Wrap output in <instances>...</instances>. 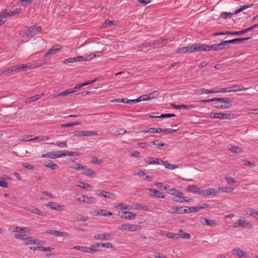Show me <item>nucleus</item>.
<instances>
[{"mask_svg": "<svg viewBox=\"0 0 258 258\" xmlns=\"http://www.w3.org/2000/svg\"><path fill=\"white\" fill-rule=\"evenodd\" d=\"M30 66V64H26V63L13 66L5 71L3 74L5 75H15L21 72L27 71Z\"/></svg>", "mask_w": 258, "mask_h": 258, "instance_id": "obj_1", "label": "nucleus"}, {"mask_svg": "<svg viewBox=\"0 0 258 258\" xmlns=\"http://www.w3.org/2000/svg\"><path fill=\"white\" fill-rule=\"evenodd\" d=\"M221 100H215L214 103V106L217 108H229L232 106L229 98H216Z\"/></svg>", "mask_w": 258, "mask_h": 258, "instance_id": "obj_2", "label": "nucleus"}, {"mask_svg": "<svg viewBox=\"0 0 258 258\" xmlns=\"http://www.w3.org/2000/svg\"><path fill=\"white\" fill-rule=\"evenodd\" d=\"M41 30V28L40 26H32L30 27L28 29L23 32L21 34L23 37H26L28 39L31 38L34 35H36Z\"/></svg>", "mask_w": 258, "mask_h": 258, "instance_id": "obj_3", "label": "nucleus"}, {"mask_svg": "<svg viewBox=\"0 0 258 258\" xmlns=\"http://www.w3.org/2000/svg\"><path fill=\"white\" fill-rule=\"evenodd\" d=\"M249 87H245L242 85H234L232 87L226 88H221V93H227L231 92H236L239 91H242L247 90Z\"/></svg>", "mask_w": 258, "mask_h": 258, "instance_id": "obj_4", "label": "nucleus"}, {"mask_svg": "<svg viewBox=\"0 0 258 258\" xmlns=\"http://www.w3.org/2000/svg\"><path fill=\"white\" fill-rule=\"evenodd\" d=\"M234 228L241 227L243 228L251 229L252 227V224L249 221L245 219H240L234 223Z\"/></svg>", "mask_w": 258, "mask_h": 258, "instance_id": "obj_5", "label": "nucleus"}, {"mask_svg": "<svg viewBox=\"0 0 258 258\" xmlns=\"http://www.w3.org/2000/svg\"><path fill=\"white\" fill-rule=\"evenodd\" d=\"M208 117L211 118H217L220 119H229L231 117V114L229 113H214L211 112L207 114Z\"/></svg>", "mask_w": 258, "mask_h": 258, "instance_id": "obj_6", "label": "nucleus"}, {"mask_svg": "<svg viewBox=\"0 0 258 258\" xmlns=\"http://www.w3.org/2000/svg\"><path fill=\"white\" fill-rule=\"evenodd\" d=\"M140 226L132 224H123L119 226V229L128 230L130 231H136L140 228Z\"/></svg>", "mask_w": 258, "mask_h": 258, "instance_id": "obj_7", "label": "nucleus"}, {"mask_svg": "<svg viewBox=\"0 0 258 258\" xmlns=\"http://www.w3.org/2000/svg\"><path fill=\"white\" fill-rule=\"evenodd\" d=\"M96 53H91L90 54H85L83 56H78L76 57V61H90L93 58L96 56ZM97 53H99L98 52Z\"/></svg>", "mask_w": 258, "mask_h": 258, "instance_id": "obj_8", "label": "nucleus"}, {"mask_svg": "<svg viewBox=\"0 0 258 258\" xmlns=\"http://www.w3.org/2000/svg\"><path fill=\"white\" fill-rule=\"evenodd\" d=\"M158 95L159 94L157 91H154L148 94L143 95L138 98L139 102L141 101H147L153 99L158 96Z\"/></svg>", "mask_w": 258, "mask_h": 258, "instance_id": "obj_9", "label": "nucleus"}, {"mask_svg": "<svg viewBox=\"0 0 258 258\" xmlns=\"http://www.w3.org/2000/svg\"><path fill=\"white\" fill-rule=\"evenodd\" d=\"M149 132L150 133H175L176 132V130H173V129H170V128H165V129H162L161 128H154V127H150V130H149Z\"/></svg>", "mask_w": 258, "mask_h": 258, "instance_id": "obj_10", "label": "nucleus"}, {"mask_svg": "<svg viewBox=\"0 0 258 258\" xmlns=\"http://www.w3.org/2000/svg\"><path fill=\"white\" fill-rule=\"evenodd\" d=\"M73 248L76 250L88 253H94L98 251V249L96 248L83 246H75Z\"/></svg>", "mask_w": 258, "mask_h": 258, "instance_id": "obj_11", "label": "nucleus"}, {"mask_svg": "<svg viewBox=\"0 0 258 258\" xmlns=\"http://www.w3.org/2000/svg\"><path fill=\"white\" fill-rule=\"evenodd\" d=\"M24 209L27 211L30 212L32 213H34L40 216H43L45 215L43 212L38 210V209L33 206L26 207L24 208Z\"/></svg>", "mask_w": 258, "mask_h": 258, "instance_id": "obj_12", "label": "nucleus"}, {"mask_svg": "<svg viewBox=\"0 0 258 258\" xmlns=\"http://www.w3.org/2000/svg\"><path fill=\"white\" fill-rule=\"evenodd\" d=\"M60 49L61 48L58 45H54L49 49V50L44 54V56L46 57L48 55H54L59 51Z\"/></svg>", "mask_w": 258, "mask_h": 258, "instance_id": "obj_13", "label": "nucleus"}, {"mask_svg": "<svg viewBox=\"0 0 258 258\" xmlns=\"http://www.w3.org/2000/svg\"><path fill=\"white\" fill-rule=\"evenodd\" d=\"M47 60L45 59H41L38 61H34L33 63L28 62L26 63V64H30V66L29 67V69L31 68H34L42 66L47 63Z\"/></svg>", "mask_w": 258, "mask_h": 258, "instance_id": "obj_14", "label": "nucleus"}, {"mask_svg": "<svg viewBox=\"0 0 258 258\" xmlns=\"http://www.w3.org/2000/svg\"><path fill=\"white\" fill-rule=\"evenodd\" d=\"M96 194L98 196H101L103 197L110 199L113 198L114 197V194L100 189L97 190L96 191Z\"/></svg>", "mask_w": 258, "mask_h": 258, "instance_id": "obj_15", "label": "nucleus"}, {"mask_svg": "<svg viewBox=\"0 0 258 258\" xmlns=\"http://www.w3.org/2000/svg\"><path fill=\"white\" fill-rule=\"evenodd\" d=\"M203 45L204 44H199L187 46L188 48V52H192L204 50L203 49Z\"/></svg>", "mask_w": 258, "mask_h": 258, "instance_id": "obj_16", "label": "nucleus"}, {"mask_svg": "<svg viewBox=\"0 0 258 258\" xmlns=\"http://www.w3.org/2000/svg\"><path fill=\"white\" fill-rule=\"evenodd\" d=\"M45 206L47 207L50 208V209L60 211H62L63 209L62 208V206L61 205H58L57 203L50 202L48 204H45Z\"/></svg>", "mask_w": 258, "mask_h": 258, "instance_id": "obj_17", "label": "nucleus"}, {"mask_svg": "<svg viewBox=\"0 0 258 258\" xmlns=\"http://www.w3.org/2000/svg\"><path fill=\"white\" fill-rule=\"evenodd\" d=\"M95 238L96 239H100V240H111L112 239V237L111 236L110 233H104V234H98L95 235Z\"/></svg>", "mask_w": 258, "mask_h": 258, "instance_id": "obj_18", "label": "nucleus"}, {"mask_svg": "<svg viewBox=\"0 0 258 258\" xmlns=\"http://www.w3.org/2000/svg\"><path fill=\"white\" fill-rule=\"evenodd\" d=\"M119 216L122 218L131 220L136 216V214L131 212L125 211L122 212L121 215L119 214Z\"/></svg>", "mask_w": 258, "mask_h": 258, "instance_id": "obj_19", "label": "nucleus"}, {"mask_svg": "<svg viewBox=\"0 0 258 258\" xmlns=\"http://www.w3.org/2000/svg\"><path fill=\"white\" fill-rule=\"evenodd\" d=\"M145 162L149 164H161V160L157 158L148 157L145 159Z\"/></svg>", "mask_w": 258, "mask_h": 258, "instance_id": "obj_20", "label": "nucleus"}, {"mask_svg": "<svg viewBox=\"0 0 258 258\" xmlns=\"http://www.w3.org/2000/svg\"><path fill=\"white\" fill-rule=\"evenodd\" d=\"M186 190L200 195L201 188L195 185H189L187 186Z\"/></svg>", "mask_w": 258, "mask_h": 258, "instance_id": "obj_21", "label": "nucleus"}, {"mask_svg": "<svg viewBox=\"0 0 258 258\" xmlns=\"http://www.w3.org/2000/svg\"><path fill=\"white\" fill-rule=\"evenodd\" d=\"M8 17H9V12L7 10L3 11L0 13V26L5 23Z\"/></svg>", "mask_w": 258, "mask_h": 258, "instance_id": "obj_22", "label": "nucleus"}, {"mask_svg": "<svg viewBox=\"0 0 258 258\" xmlns=\"http://www.w3.org/2000/svg\"><path fill=\"white\" fill-rule=\"evenodd\" d=\"M203 47V49L205 51L221 50L219 44L212 45L204 44Z\"/></svg>", "mask_w": 258, "mask_h": 258, "instance_id": "obj_23", "label": "nucleus"}, {"mask_svg": "<svg viewBox=\"0 0 258 258\" xmlns=\"http://www.w3.org/2000/svg\"><path fill=\"white\" fill-rule=\"evenodd\" d=\"M183 207H176L175 208H173L172 210L169 211L168 212L172 214H186L187 209H184L182 210Z\"/></svg>", "mask_w": 258, "mask_h": 258, "instance_id": "obj_24", "label": "nucleus"}, {"mask_svg": "<svg viewBox=\"0 0 258 258\" xmlns=\"http://www.w3.org/2000/svg\"><path fill=\"white\" fill-rule=\"evenodd\" d=\"M148 190L150 191V195L154 197H158L159 198H164V196L163 193L155 189L149 188Z\"/></svg>", "mask_w": 258, "mask_h": 258, "instance_id": "obj_25", "label": "nucleus"}, {"mask_svg": "<svg viewBox=\"0 0 258 258\" xmlns=\"http://www.w3.org/2000/svg\"><path fill=\"white\" fill-rule=\"evenodd\" d=\"M171 106L173 108H174V109H191L195 108V106L192 105H184V104H181V105L172 104Z\"/></svg>", "mask_w": 258, "mask_h": 258, "instance_id": "obj_26", "label": "nucleus"}, {"mask_svg": "<svg viewBox=\"0 0 258 258\" xmlns=\"http://www.w3.org/2000/svg\"><path fill=\"white\" fill-rule=\"evenodd\" d=\"M211 195L216 196V194H215V189L214 188H208L205 190L201 189L200 196L206 197Z\"/></svg>", "mask_w": 258, "mask_h": 258, "instance_id": "obj_27", "label": "nucleus"}, {"mask_svg": "<svg viewBox=\"0 0 258 258\" xmlns=\"http://www.w3.org/2000/svg\"><path fill=\"white\" fill-rule=\"evenodd\" d=\"M200 93L203 94H209V93H221V89H218L217 88L212 90H207L204 88H202L200 90Z\"/></svg>", "mask_w": 258, "mask_h": 258, "instance_id": "obj_28", "label": "nucleus"}, {"mask_svg": "<svg viewBox=\"0 0 258 258\" xmlns=\"http://www.w3.org/2000/svg\"><path fill=\"white\" fill-rule=\"evenodd\" d=\"M74 92H75V90L72 88L67 89L65 91H62V92L58 93L54 97L56 98H58L60 96H64L66 95H69L72 93H73Z\"/></svg>", "mask_w": 258, "mask_h": 258, "instance_id": "obj_29", "label": "nucleus"}, {"mask_svg": "<svg viewBox=\"0 0 258 258\" xmlns=\"http://www.w3.org/2000/svg\"><path fill=\"white\" fill-rule=\"evenodd\" d=\"M186 197L183 196V195H180L179 197H175L173 198V201L176 202L182 203L183 202H189L192 201V199H189V200H185Z\"/></svg>", "mask_w": 258, "mask_h": 258, "instance_id": "obj_30", "label": "nucleus"}, {"mask_svg": "<svg viewBox=\"0 0 258 258\" xmlns=\"http://www.w3.org/2000/svg\"><path fill=\"white\" fill-rule=\"evenodd\" d=\"M44 165L46 167L52 170L56 169L58 167V165L56 164L53 163V162L50 160L46 161L44 162Z\"/></svg>", "mask_w": 258, "mask_h": 258, "instance_id": "obj_31", "label": "nucleus"}, {"mask_svg": "<svg viewBox=\"0 0 258 258\" xmlns=\"http://www.w3.org/2000/svg\"><path fill=\"white\" fill-rule=\"evenodd\" d=\"M245 212L247 215L255 218V219L257 220V218H258V211H255L253 209L248 208L246 209Z\"/></svg>", "mask_w": 258, "mask_h": 258, "instance_id": "obj_32", "label": "nucleus"}, {"mask_svg": "<svg viewBox=\"0 0 258 258\" xmlns=\"http://www.w3.org/2000/svg\"><path fill=\"white\" fill-rule=\"evenodd\" d=\"M161 162H162L161 164L164 165L165 167L168 169L173 170V169H176L177 168V165L173 164H171L169 162H168L167 161H164L161 160Z\"/></svg>", "mask_w": 258, "mask_h": 258, "instance_id": "obj_33", "label": "nucleus"}, {"mask_svg": "<svg viewBox=\"0 0 258 258\" xmlns=\"http://www.w3.org/2000/svg\"><path fill=\"white\" fill-rule=\"evenodd\" d=\"M79 136H94L97 135V133L93 131H79Z\"/></svg>", "mask_w": 258, "mask_h": 258, "instance_id": "obj_34", "label": "nucleus"}, {"mask_svg": "<svg viewBox=\"0 0 258 258\" xmlns=\"http://www.w3.org/2000/svg\"><path fill=\"white\" fill-rule=\"evenodd\" d=\"M43 95H44V93H42L36 94L35 95L31 96L28 99L27 101H26V103H30L33 101H37L39 99H40L41 97H42Z\"/></svg>", "mask_w": 258, "mask_h": 258, "instance_id": "obj_35", "label": "nucleus"}, {"mask_svg": "<svg viewBox=\"0 0 258 258\" xmlns=\"http://www.w3.org/2000/svg\"><path fill=\"white\" fill-rule=\"evenodd\" d=\"M233 254H236L237 256L240 258H242V257H245L246 255V253L244 252L243 250H240V249L239 248H237L233 249Z\"/></svg>", "mask_w": 258, "mask_h": 258, "instance_id": "obj_36", "label": "nucleus"}, {"mask_svg": "<svg viewBox=\"0 0 258 258\" xmlns=\"http://www.w3.org/2000/svg\"><path fill=\"white\" fill-rule=\"evenodd\" d=\"M34 250H38L41 251H51L54 249L53 248L51 247H45L42 246H38L34 247L33 248Z\"/></svg>", "mask_w": 258, "mask_h": 258, "instance_id": "obj_37", "label": "nucleus"}, {"mask_svg": "<svg viewBox=\"0 0 258 258\" xmlns=\"http://www.w3.org/2000/svg\"><path fill=\"white\" fill-rule=\"evenodd\" d=\"M178 235H179V238L181 237L187 239H190L191 237L189 234L184 232L182 229L179 230Z\"/></svg>", "mask_w": 258, "mask_h": 258, "instance_id": "obj_38", "label": "nucleus"}, {"mask_svg": "<svg viewBox=\"0 0 258 258\" xmlns=\"http://www.w3.org/2000/svg\"><path fill=\"white\" fill-rule=\"evenodd\" d=\"M202 220H204L205 221V224L211 227H215L217 224L215 221L212 219L204 218H202Z\"/></svg>", "mask_w": 258, "mask_h": 258, "instance_id": "obj_39", "label": "nucleus"}, {"mask_svg": "<svg viewBox=\"0 0 258 258\" xmlns=\"http://www.w3.org/2000/svg\"><path fill=\"white\" fill-rule=\"evenodd\" d=\"M30 229H29L27 227L16 226L13 229V232H16L23 231V232H27L30 231Z\"/></svg>", "mask_w": 258, "mask_h": 258, "instance_id": "obj_40", "label": "nucleus"}, {"mask_svg": "<svg viewBox=\"0 0 258 258\" xmlns=\"http://www.w3.org/2000/svg\"><path fill=\"white\" fill-rule=\"evenodd\" d=\"M168 193L170 195H174L175 197H179L180 195H183L182 192L174 188L169 189Z\"/></svg>", "mask_w": 258, "mask_h": 258, "instance_id": "obj_41", "label": "nucleus"}, {"mask_svg": "<svg viewBox=\"0 0 258 258\" xmlns=\"http://www.w3.org/2000/svg\"><path fill=\"white\" fill-rule=\"evenodd\" d=\"M71 168L77 169V170H81V169H87V166L82 165L79 163H77L71 166L70 167Z\"/></svg>", "mask_w": 258, "mask_h": 258, "instance_id": "obj_42", "label": "nucleus"}, {"mask_svg": "<svg viewBox=\"0 0 258 258\" xmlns=\"http://www.w3.org/2000/svg\"><path fill=\"white\" fill-rule=\"evenodd\" d=\"M78 186L87 190H89L92 187L90 184L84 182H80Z\"/></svg>", "mask_w": 258, "mask_h": 258, "instance_id": "obj_43", "label": "nucleus"}, {"mask_svg": "<svg viewBox=\"0 0 258 258\" xmlns=\"http://www.w3.org/2000/svg\"><path fill=\"white\" fill-rule=\"evenodd\" d=\"M42 157L43 158H48L51 159L56 158V156L55 155V152H50L45 154H43L42 155Z\"/></svg>", "mask_w": 258, "mask_h": 258, "instance_id": "obj_44", "label": "nucleus"}, {"mask_svg": "<svg viewBox=\"0 0 258 258\" xmlns=\"http://www.w3.org/2000/svg\"><path fill=\"white\" fill-rule=\"evenodd\" d=\"M94 82H86L84 83H81V84H78L74 87V88L73 89L75 90V91H77L78 90L80 89L81 87H84L86 85H90Z\"/></svg>", "mask_w": 258, "mask_h": 258, "instance_id": "obj_45", "label": "nucleus"}, {"mask_svg": "<svg viewBox=\"0 0 258 258\" xmlns=\"http://www.w3.org/2000/svg\"><path fill=\"white\" fill-rule=\"evenodd\" d=\"M229 149L232 152L234 153H240L242 151V149L237 146L230 145V147H229Z\"/></svg>", "mask_w": 258, "mask_h": 258, "instance_id": "obj_46", "label": "nucleus"}, {"mask_svg": "<svg viewBox=\"0 0 258 258\" xmlns=\"http://www.w3.org/2000/svg\"><path fill=\"white\" fill-rule=\"evenodd\" d=\"M85 201H84V202L89 204H93L95 202V198L92 197H88L85 196Z\"/></svg>", "mask_w": 258, "mask_h": 258, "instance_id": "obj_47", "label": "nucleus"}, {"mask_svg": "<svg viewBox=\"0 0 258 258\" xmlns=\"http://www.w3.org/2000/svg\"><path fill=\"white\" fill-rule=\"evenodd\" d=\"M185 209H187V212L186 213H190L191 212H198V208L197 207H188L186 206L184 207Z\"/></svg>", "mask_w": 258, "mask_h": 258, "instance_id": "obj_48", "label": "nucleus"}, {"mask_svg": "<svg viewBox=\"0 0 258 258\" xmlns=\"http://www.w3.org/2000/svg\"><path fill=\"white\" fill-rule=\"evenodd\" d=\"M166 236L168 238L174 239H176L179 238V235H178V233H174L169 232L166 234Z\"/></svg>", "mask_w": 258, "mask_h": 258, "instance_id": "obj_49", "label": "nucleus"}, {"mask_svg": "<svg viewBox=\"0 0 258 258\" xmlns=\"http://www.w3.org/2000/svg\"><path fill=\"white\" fill-rule=\"evenodd\" d=\"M64 156H79L80 153L79 152L64 151Z\"/></svg>", "mask_w": 258, "mask_h": 258, "instance_id": "obj_50", "label": "nucleus"}, {"mask_svg": "<svg viewBox=\"0 0 258 258\" xmlns=\"http://www.w3.org/2000/svg\"><path fill=\"white\" fill-rule=\"evenodd\" d=\"M228 40L223 41L220 43H219V46L220 47L221 50L225 48L229 47L228 46Z\"/></svg>", "mask_w": 258, "mask_h": 258, "instance_id": "obj_51", "label": "nucleus"}, {"mask_svg": "<svg viewBox=\"0 0 258 258\" xmlns=\"http://www.w3.org/2000/svg\"><path fill=\"white\" fill-rule=\"evenodd\" d=\"M107 211L106 210H99V211L96 210L94 212V215H101L105 216Z\"/></svg>", "mask_w": 258, "mask_h": 258, "instance_id": "obj_52", "label": "nucleus"}, {"mask_svg": "<svg viewBox=\"0 0 258 258\" xmlns=\"http://www.w3.org/2000/svg\"><path fill=\"white\" fill-rule=\"evenodd\" d=\"M33 0H21L20 1V4L24 7H26L28 5L31 4Z\"/></svg>", "mask_w": 258, "mask_h": 258, "instance_id": "obj_53", "label": "nucleus"}, {"mask_svg": "<svg viewBox=\"0 0 258 258\" xmlns=\"http://www.w3.org/2000/svg\"><path fill=\"white\" fill-rule=\"evenodd\" d=\"M233 15H234L233 13H228V12H224L221 14V17L224 19H226L227 18H231Z\"/></svg>", "mask_w": 258, "mask_h": 258, "instance_id": "obj_54", "label": "nucleus"}, {"mask_svg": "<svg viewBox=\"0 0 258 258\" xmlns=\"http://www.w3.org/2000/svg\"><path fill=\"white\" fill-rule=\"evenodd\" d=\"M155 185H156L158 188L163 189L166 190L167 188V186L166 185H163L162 183L158 182L157 181L154 183Z\"/></svg>", "mask_w": 258, "mask_h": 258, "instance_id": "obj_55", "label": "nucleus"}, {"mask_svg": "<svg viewBox=\"0 0 258 258\" xmlns=\"http://www.w3.org/2000/svg\"><path fill=\"white\" fill-rule=\"evenodd\" d=\"M75 219L77 221H86L88 220V218L87 217L83 216L82 215H79L75 218Z\"/></svg>", "mask_w": 258, "mask_h": 258, "instance_id": "obj_56", "label": "nucleus"}, {"mask_svg": "<svg viewBox=\"0 0 258 258\" xmlns=\"http://www.w3.org/2000/svg\"><path fill=\"white\" fill-rule=\"evenodd\" d=\"M54 236H67L69 235V234L67 233H66V232H63L54 230Z\"/></svg>", "mask_w": 258, "mask_h": 258, "instance_id": "obj_57", "label": "nucleus"}, {"mask_svg": "<svg viewBox=\"0 0 258 258\" xmlns=\"http://www.w3.org/2000/svg\"><path fill=\"white\" fill-rule=\"evenodd\" d=\"M75 61H76V58L75 57H70L68 59H66L63 60V63L64 64H67L68 63H72Z\"/></svg>", "mask_w": 258, "mask_h": 258, "instance_id": "obj_58", "label": "nucleus"}, {"mask_svg": "<svg viewBox=\"0 0 258 258\" xmlns=\"http://www.w3.org/2000/svg\"><path fill=\"white\" fill-rule=\"evenodd\" d=\"M249 32L248 28L244 29L240 31H234V35L238 36L243 34H245L247 32Z\"/></svg>", "mask_w": 258, "mask_h": 258, "instance_id": "obj_59", "label": "nucleus"}, {"mask_svg": "<svg viewBox=\"0 0 258 258\" xmlns=\"http://www.w3.org/2000/svg\"><path fill=\"white\" fill-rule=\"evenodd\" d=\"M158 140H155V141H153L152 142H151V143L154 145H155V146H157L158 147V148H160L161 147H163L164 146L166 145L164 143H158Z\"/></svg>", "mask_w": 258, "mask_h": 258, "instance_id": "obj_60", "label": "nucleus"}, {"mask_svg": "<svg viewBox=\"0 0 258 258\" xmlns=\"http://www.w3.org/2000/svg\"><path fill=\"white\" fill-rule=\"evenodd\" d=\"M243 165H244L245 166L250 167H252L255 166V164L247 160H244L243 161Z\"/></svg>", "mask_w": 258, "mask_h": 258, "instance_id": "obj_61", "label": "nucleus"}, {"mask_svg": "<svg viewBox=\"0 0 258 258\" xmlns=\"http://www.w3.org/2000/svg\"><path fill=\"white\" fill-rule=\"evenodd\" d=\"M123 75L121 78V79H125L127 78V76H128V74L127 73L124 72H118V73H117L115 74L116 76H117L118 75Z\"/></svg>", "mask_w": 258, "mask_h": 258, "instance_id": "obj_62", "label": "nucleus"}, {"mask_svg": "<svg viewBox=\"0 0 258 258\" xmlns=\"http://www.w3.org/2000/svg\"><path fill=\"white\" fill-rule=\"evenodd\" d=\"M225 180L229 184H233L235 182V179L233 177H226Z\"/></svg>", "mask_w": 258, "mask_h": 258, "instance_id": "obj_63", "label": "nucleus"}, {"mask_svg": "<svg viewBox=\"0 0 258 258\" xmlns=\"http://www.w3.org/2000/svg\"><path fill=\"white\" fill-rule=\"evenodd\" d=\"M85 175L88 176L90 177H93V174H94L95 173L91 170V169H87L86 170V171L84 173Z\"/></svg>", "mask_w": 258, "mask_h": 258, "instance_id": "obj_64", "label": "nucleus"}]
</instances>
